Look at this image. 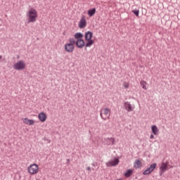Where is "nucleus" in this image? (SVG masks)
Segmentation results:
<instances>
[{"label":"nucleus","mask_w":180,"mask_h":180,"mask_svg":"<svg viewBox=\"0 0 180 180\" xmlns=\"http://www.w3.org/2000/svg\"><path fill=\"white\" fill-rule=\"evenodd\" d=\"M27 16L28 18V23H34L36 19H37V11L34 8H30L27 13Z\"/></svg>","instance_id":"obj_1"},{"label":"nucleus","mask_w":180,"mask_h":180,"mask_svg":"<svg viewBox=\"0 0 180 180\" xmlns=\"http://www.w3.org/2000/svg\"><path fill=\"white\" fill-rule=\"evenodd\" d=\"M74 44H75V40L74 38H70L69 43L65 44V51L67 53H72L75 49Z\"/></svg>","instance_id":"obj_2"},{"label":"nucleus","mask_w":180,"mask_h":180,"mask_svg":"<svg viewBox=\"0 0 180 180\" xmlns=\"http://www.w3.org/2000/svg\"><path fill=\"white\" fill-rule=\"evenodd\" d=\"M27 171L31 175H36L39 172V165L34 163L27 167Z\"/></svg>","instance_id":"obj_3"},{"label":"nucleus","mask_w":180,"mask_h":180,"mask_svg":"<svg viewBox=\"0 0 180 180\" xmlns=\"http://www.w3.org/2000/svg\"><path fill=\"white\" fill-rule=\"evenodd\" d=\"M13 68L14 70H17V71H21L22 70H25V68H26V64L23 60H19L13 65Z\"/></svg>","instance_id":"obj_4"},{"label":"nucleus","mask_w":180,"mask_h":180,"mask_svg":"<svg viewBox=\"0 0 180 180\" xmlns=\"http://www.w3.org/2000/svg\"><path fill=\"white\" fill-rule=\"evenodd\" d=\"M168 167H169V162H162L161 166L160 167V176H162V174H164L165 172V171H168L169 168Z\"/></svg>","instance_id":"obj_5"},{"label":"nucleus","mask_w":180,"mask_h":180,"mask_svg":"<svg viewBox=\"0 0 180 180\" xmlns=\"http://www.w3.org/2000/svg\"><path fill=\"white\" fill-rule=\"evenodd\" d=\"M110 112V110L108 108L104 110H101L100 113L101 117H102L103 120H106V119L109 118V115L108 116V115H109Z\"/></svg>","instance_id":"obj_6"},{"label":"nucleus","mask_w":180,"mask_h":180,"mask_svg":"<svg viewBox=\"0 0 180 180\" xmlns=\"http://www.w3.org/2000/svg\"><path fill=\"white\" fill-rule=\"evenodd\" d=\"M119 158H116L106 163L107 167H116L119 164Z\"/></svg>","instance_id":"obj_7"},{"label":"nucleus","mask_w":180,"mask_h":180,"mask_svg":"<svg viewBox=\"0 0 180 180\" xmlns=\"http://www.w3.org/2000/svg\"><path fill=\"white\" fill-rule=\"evenodd\" d=\"M86 26V20H85V16H82L80 21L79 22V27L80 29H84Z\"/></svg>","instance_id":"obj_8"},{"label":"nucleus","mask_w":180,"mask_h":180,"mask_svg":"<svg viewBox=\"0 0 180 180\" xmlns=\"http://www.w3.org/2000/svg\"><path fill=\"white\" fill-rule=\"evenodd\" d=\"M75 44H76V46H77V47H78V49H82V47H84V46H85V41H84V39H78L76 41Z\"/></svg>","instance_id":"obj_9"},{"label":"nucleus","mask_w":180,"mask_h":180,"mask_svg":"<svg viewBox=\"0 0 180 180\" xmlns=\"http://www.w3.org/2000/svg\"><path fill=\"white\" fill-rule=\"evenodd\" d=\"M92 37H94V33L91 31H88L84 34L85 40H92Z\"/></svg>","instance_id":"obj_10"},{"label":"nucleus","mask_w":180,"mask_h":180,"mask_svg":"<svg viewBox=\"0 0 180 180\" xmlns=\"http://www.w3.org/2000/svg\"><path fill=\"white\" fill-rule=\"evenodd\" d=\"M38 119L40 122H44L47 119V115L44 112H40L38 115Z\"/></svg>","instance_id":"obj_11"},{"label":"nucleus","mask_w":180,"mask_h":180,"mask_svg":"<svg viewBox=\"0 0 180 180\" xmlns=\"http://www.w3.org/2000/svg\"><path fill=\"white\" fill-rule=\"evenodd\" d=\"M124 108L127 112H133V107H131V104L129 102L124 103Z\"/></svg>","instance_id":"obj_12"},{"label":"nucleus","mask_w":180,"mask_h":180,"mask_svg":"<svg viewBox=\"0 0 180 180\" xmlns=\"http://www.w3.org/2000/svg\"><path fill=\"white\" fill-rule=\"evenodd\" d=\"M22 122L25 124H29L30 126H32V124H34V121L33 120H29L27 118H23Z\"/></svg>","instance_id":"obj_13"},{"label":"nucleus","mask_w":180,"mask_h":180,"mask_svg":"<svg viewBox=\"0 0 180 180\" xmlns=\"http://www.w3.org/2000/svg\"><path fill=\"white\" fill-rule=\"evenodd\" d=\"M151 130H152L153 134H154L155 136L158 135V132L160 131V130L158 129V128L157 127V126L153 125V126L151 127Z\"/></svg>","instance_id":"obj_14"},{"label":"nucleus","mask_w":180,"mask_h":180,"mask_svg":"<svg viewBox=\"0 0 180 180\" xmlns=\"http://www.w3.org/2000/svg\"><path fill=\"white\" fill-rule=\"evenodd\" d=\"M125 178H130L133 175V169H129L124 174Z\"/></svg>","instance_id":"obj_15"},{"label":"nucleus","mask_w":180,"mask_h":180,"mask_svg":"<svg viewBox=\"0 0 180 180\" xmlns=\"http://www.w3.org/2000/svg\"><path fill=\"white\" fill-rule=\"evenodd\" d=\"M89 16L92 17L95 13H96V8H94L91 9H89L87 12Z\"/></svg>","instance_id":"obj_16"},{"label":"nucleus","mask_w":180,"mask_h":180,"mask_svg":"<svg viewBox=\"0 0 180 180\" xmlns=\"http://www.w3.org/2000/svg\"><path fill=\"white\" fill-rule=\"evenodd\" d=\"M134 168H136V169L141 168V161L140 160H136L134 162Z\"/></svg>","instance_id":"obj_17"},{"label":"nucleus","mask_w":180,"mask_h":180,"mask_svg":"<svg viewBox=\"0 0 180 180\" xmlns=\"http://www.w3.org/2000/svg\"><path fill=\"white\" fill-rule=\"evenodd\" d=\"M82 37H84V34L81 32H77L75 34V39H77V40H82Z\"/></svg>","instance_id":"obj_18"},{"label":"nucleus","mask_w":180,"mask_h":180,"mask_svg":"<svg viewBox=\"0 0 180 180\" xmlns=\"http://www.w3.org/2000/svg\"><path fill=\"white\" fill-rule=\"evenodd\" d=\"M86 41H87V43L84 44L85 47H91V46L95 43L93 39L86 40Z\"/></svg>","instance_id":"obj_19"},{"label":"nucleus","mask_w":180,"mask_h":180,"mask_svg":"<svg viewBox=\"0 0 180 180\" xmlns=\"http://www.w3.org/2000/svg\"><path fill=\"white\" fill-rule=\"evenodd\" d=\"M107 144L108 146H113L115 144V139L113 138H108L107 139Z\"/></svg>","instance_id":"obj_20"},{"label":"nucleus","mask_w":180,"mask_h":180,"mask_svg":"<svg viewBox=\"0 0 180 180\" xmlns=\"http://www.w3.org/2000/svg\"><path fill=\"white\" fill-rule=\"evenodd\" d=\"M149 169L153 172L157 168V163H153L150 165V166L148 167Z\"/></svg>","instance_id":"obj_21"},{"label":"nucleus","mask_w":180,"mask_h":180,"mask_svg":"<svg viewBox=\"0 0 180 180\" xmlns=\"http://www.w3.org/2000/svg\"><path fill=\"white\" fill-rule=\"evenodd\" d=\"M151 172H153L149 167H148L143 172V175H150V174H151Z\"/></svg>","instance_id":"obj_22"},{"label":"nucleus","mask_w":180,"mask_h":180,"mask_svg":"<svg viewBox=\"0 0 180 180\" xmlns=\"http://www.w3.org/2000/svg\"><path fill=\"white\" fill-rule=\"evenodd\" d=\"M147 83L145 81L141 82V86H142L143 89H147V86H146Z\"/></svg>","instance_id":"obj_23"},{"label":"nucleus","mask_w":180,"mask_h":180,"mask_svg":"<svg viewBox=\"0 0 180 180\" xmlns=\"http://www.w3.org/2000/svg\"><path fill=\"white\" fill-rule=\"evenodd\" d=\"M132 13H134V15L135 16H139V10H133V11H132Z\"/></svg>","instance_id":"obj_24"},{"label":"nucleus","mask_w":180,"mask_h":180,"mask_svg":"<svg viewBox=\"0 0 180 180\" xmlns=\"http://www.w3.org/2000/svg\"><path fill=\"white\" fill-rule=\"evenodd\" d=\"M123 86H124V88H128V87H129V84L124 82V83L123 84Z\"/></svg>","instance_id":"obj_25"},{"label":"nucleus","mask_w":180,"mask_h":180,"mask_svg":"<svg viewBox=\"0 0 180 180\" xmlns=\"http://www.w3.org/2000/svg\"><path fill=\"white\" fill-rule=\"evenodd\" d=\"M150 139H154V135L153 134H150Z\"/></svg>","instance_id":"obj_26"},{"label":"nucleus","mask_w":180,"mask_h":180,"mask_svg":"<svg viewBox=\"0 0 180 180\" xmlns=\"http://www.w3.org/2000/svg\"><path fill=\"white\" fill-rule=\"evenodd\" d=\"M86 171H91V167H88L86 168Z\"/></svg>","instance_id":"obj_27"},{"label":"nucleus","mask_w":180,"mask_h":180,"mask_svg":"<svg viewBox=\"0 0 180 180\" xmlns=\"http://www.w3.org/2000/svg\"><path fill=\"white\" fill-rule=\"evenodd\" d=\"M2 61V56H0V63Z\"/></svg>","instance_id":"obj_28"},{"label":"nucleus","mask_w":180,"mask_h":180,"mask_svg":"<svg viewBox=\"0 0 180 180\" xmlns=\"http://www.w3.org/2000/svg\"><path fill=\"white\" fill-rule=\"evenodd\" d=\"M92 165H93V167H95V164L93 163Z\"/></svg>","instance_id":"obj_29"},{"label":"nucleus","mask_w":180,"mask_h":180,"mask_svg":"<svg viewBox=\"0 0 180 180\" xmlns=\"http://www.w3.org/2000/svg\"><path fill=\"white\" fill-rule=\"evenodd\" d=\"M68 161H70V160H69V159H68Z\"/></svg>","instance_id":"obj_30"}]
</instances>
